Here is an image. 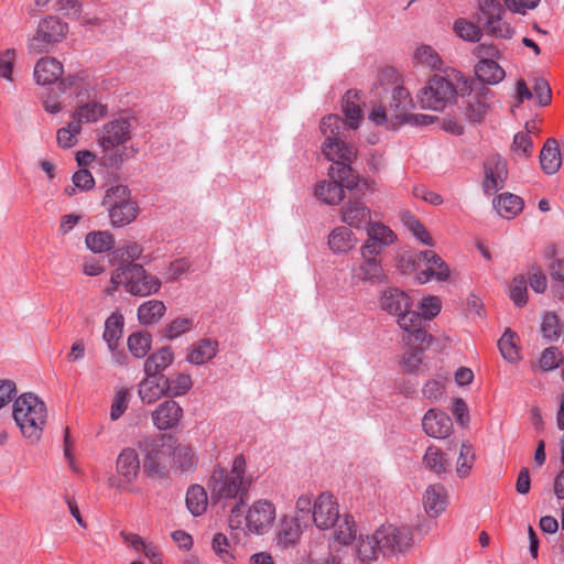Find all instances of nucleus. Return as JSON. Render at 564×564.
Here are the masks:
<instances>
[{"label":"nucleus","mask_w":564,"mask_h":564,"mask_svg":"<svg viewBox=\"0 0 564 564\" xmlns=\"http://www.w3.org/2000/svg\"><path fill=\"white\" fill-rule=\"evenodd\" d=\"M246 471V457L239 454L235 457L230 470L219 465L215 467L207 484L213 503H221L224 508L232 506L229 528L236 543L247 536V513L243 510L247 498Z\"/></svg>","instance_id":"1"},{"label":"nucleus","mask_w":564,"mask_h":564,"mask_svg":"<svg viewBox=\"0 0 564 564\" xmlns=\"http://www.w3.org/2000/svg\"><path fill=\"white\" fill-rule=\"evenodd\" d=\"M46 415L44 401L33 392L22 393L14 400L12 416L23 436L31 444L40 441L46 423Z\"/></svg>","instance_id":"2"},{"label":"nucleus","mask_w":564,"mask_h":564,"mask_svg":"<svg viewBox=\"0 0 564 564\" xmlns=\"http://www.w3.org/2000/svg\"><path fill=\"white\" fill-rule=\"evenodd\" d=\"M177 440L171 434L147 436L138 442L143 455L142 470L148 477H164Z\"/></svg>","instance_id":"3"},{"label":"nucleus","mask_w":564,"mask_h":564,"mask_svg":"<svg viewBox=\"0 0 564 564\" xmlns=\"http://www.w3.org/2000/svg\"><path fill=\"white\" fill-rule=\"evenodd\" d=\"M435 74L429 78L417 93V100L423 109L443 111L452 105L458 96L462 80Z\"/></svg>","instance_id":"4"},{"label":"nucleus","mask_w":564,"mask_h":564,"mask_svg":"<svg viewBox=\"0 0 564 564\" xmlns=\"http://www.w3.org/2000/svg\"><path fill=\"white\" fill-rule=\"evenodd\" d=\"M455 79L462 80L458 95L465 118L474 123L481 122L489 112L494 91L484 85L471 87L468 78L460 73L455 74Z\"/></svg>","instance_id":"5"},{"label":"nucleus","mask_w":564,"mask_h":564,"mask_svg":"<svg viewBox=\"0 0 564 564\" xmlns=\"http://www.w3.org/2000/svg\"><path fill=\"white\" fill-rule=\"evenodd\" d=\"M323 154L328 161L334 163L338 178L344 180L346 187L352 189L358 184V175L354 172L350 164L357 158V151L354 147L347 144L344 138L333 139L327 137L322 148Z\"/></svg>","instance_id":"6"},{"label":"nucleus","mask_w":564,"mask_h":564,"mask_svg":"<svg viewBox=\"0 0 564 564\" xmlns=\"http://www.w3.org/2000/svg\"><path fill=\"white\" fill-rule=\"evenodd\" d=\"M477 10L479 13L478 21L482 23L488 35L506 40L513 36L514 30L506 21V9L499 0H478Z\"/></svg>","instance_id":"7"},{"label":"nucleus","mask_w":564,"mask_h":564,"mask_svg":"<svg viewBox=\"0 0 564 564\" xmlns=\"http://www.w3.org/2000/svg\"><path fill=\"white\" fill-rule=\"evenodd\" d=\"M67 32V23L59 18L53 15L44 18L40 21L36 33L29 40V52L34 54L46 52L50 45L61 42Z\"/></svg>","instance_id":"8"},{"label":"nucleus","mask_w":564,"mask_h":564,"mask_svg":"<svg viewBox=\"0 0 564 564\" xmlns=\"http://www.w3.org/2000/svg\"><path fill=\"white\" fill-rule=\"evenodd\" d=\"M377 538L381 542L380 547L383 555L404 554L414 544V534L410 527L383 524L377 529Z\"/></svg>","instance_id":"9"},{"label":"nucleus","mask_w":564,"mask_h":564,"mask_svg":"<svg viewBox=\"0 0 564 564\" xmlns=\"http://www.w3.org/2000/svg\"><path fill=\"white\" fill-rule=\"evenodd\" d=\"M131 119L133 117H116L97 130V141L102 152L123 147L131 139Z\"/></svg>","instance_id":"10"},{"label":"nucleus","mask_w":564,"mask_h":564,"mask_svg":"<svg viewBox=\"0 0 564 564\" xmlns=\"http://www.w3.org/2000/svg\"><path fill=\"white\" fill-rule=\"evenodd\" d=\"M360 260L350 267V279L355 284L360 283H384L387 274L384 272L380 256L369 253L359 248Z\"/></svg>","instance_id":"11"},{"label":"nucleus","mask_w":564,"mask_h":564,"mask_svg":"<svg viewBox=\"0 0 564 564\" xmlns=\"http://www.w3.org/2000/svg\"><path fill=\"white\" fill-rule=\"evenodd\" d=\"M341 516L338 501L332 492L324 491L316 497L312 522L318 530L326 531L333 529Z\"/></svg>","instance_id":"12"},{"label":"nucleus","mask_w":564,"mask_h":564,"mask_svg":"<svg viewBox=\"0 0 564 564\" xmlns=\"http://www.w3.org/2000/svg\"><path fill=\"white\" fill-rule=\"evenodd\" d=\"M276 518L275 506L268 499H259L249 506V533L262 535L272 528Z\"/></svg>","instance_id":"13"},{"label":"nucleus","mask_w":564,"mask_h":564,"mask_svg":"<svg viewBox=\"0 0 564 564\" xmlns=\"http://www.w3.org/2000/svg\"><path fill=\"white\" fill-rule=\"evenodd\" d=\"M161 288V281L148 274L143 265L129 262V279L127 292L134 296H148L156 293Z\"/></svg>","instance_id":"14"},{"label":"nucleus","mask_w":564,"mask_h":564,"mask_svg":"<svg viewBox=\"0 0 564 564\" xmlns=\"http://www.w3.org/2000/svg\"><path fill=\"white\" fill-rule=\"evenodd\" d=\"M116 469L119 476L117 488L127 490L137 479L141 469L137 451L131 447L123 448L117 457Z\"/></svg>","instance_id":"15"},{"label":"nucleus","mask_w":564,"mask_h":564,"mask_svg":"<svg viewBox=\"0 0 564 564\" xmlns=\"http://www.w3.org/2000/svg\"><path fill=\"white\" fill-rule=\"evenodd\" d=\"M366 231L367 239L360 248L367 250L369 253L381 256L383 249L393 245L397 240L394 231L380 221H371L366 228Z\"/></svg>","instance_id":"16"},{"label":"nucleus","mask_w":564,"mask_h":564,"mask_svg":"<svg viewBox=\"0 0 564 564\" xmlns=\"http://www.w3.org/2000/svg\"><path fill=\"white\" fill-rule=\"evenodd\" d=\"M485 180L482 188L486 194H494L505 186L508 176L507 163L500 155L489 156L484 163Z\"/></svg>","instance_id":"17"},{"label":"nucleus","mask_w":564,"mask_h":564,"mask_svg":"<svg viewBox=\"0 0 564 564\" xmlns=\"http://www.w3.org/2000/svg\"><path fill=\"white\" fill-rule=\"evenodd\" d=\"M422 263L426 269L417 272L415 280L420 284L429 282L431 279H436L438 282L447 281L449 278V268L443 259L432 250L422 251Z\"/></svg>","instance_id":"18"},{"label":"nucleus","mask_w":564,"mask_h":564,"mask_svg":"<svg viewBox=\"0 0 564 564\" xmlns=\"http://www.w3.org/2000/svg\"><path fill=\"white\" fill-rule=\"evenodd\" d=\"M379 306L387 314L397 317L413 306L411 297L399 288H387L381 291Z\"/></svg>","instance_id":"19"},{"label":"nucleus","mask_w":564,"mask_h":564,"mask_svg":"<svg viewBox=\"0 0 564 564\" xmlns=\"http://www.w3.org/2000/svg\"><path fill=\"white\" fill-rule=\"evenodd\" d=\"M330 180L319 182L315 187V196L327 205H337L344 198V188L346 187L345 181L337 176L334 166L328 170Z\"/></svg>","instance_id":"20"},{"label":"nucleus","mask_w":564,"mask_h":564,"mask_svg":"<svg viewBox=\"0 0 564 564\" xmlns=\"http://www.w3.org/2000/svg\"><path fill=\"white\" fill-rule=\"evenodd\" d=\"M183 417V409L172 400H165L160 403L152 413L153 424L161 431H166L176 426Z\"/></svg>","instance_id":"21"},{"label":"nucleus","mask_w":564,"mask_h":564,"mask_svg":"<svg viewBox=\"0 0 564 564\" xmlns=\"http://www.w3.org/2000/svg\"><path fill=\"white\" fill-rule=\"evenodd\" d=\"M423 508L431 518L440 517L447 508L448 495L446 488L441 484L427 486L422 498Z\"/></svg>","instance_id":"22"},{"label":"nucleus","mask_w":564,"mask_h":564,"mask_svg":"<svg viewBox=\"0 0 564 564\" xmlns=\"http://www.w3.org/2000/svg\"><path fill=\"white\" fill-rule=\"evenodd\" d=\"M422 426L429 436L445 438L451 434L453 423L446 413L431 409L425 413L422 420Z\"/></svg>","instance_id":"23"},{"label":"nucleus","mask_w":564,"mask_h":564,"mask_svg":"<svg viewBox=\"0 0 564 564\" xmlns=\"http://www.w3.org/2000/svg\"><path fill=\"white\" fill-rule=\"evenodd\" d=\"M302 532L297 518L282 517L275 533L276 545L282 550L295 546L301 539Z\"/></svg>","instance_id":"24"},{"label":"nucleus","mask_w":564,"mask_h":564,"mask_svg":"<svg viewBox=\"0 0 564 564\" xmlns=\"http://www.w3.org/2000/svg\"><path fill=\"white\" fill-rule=\"evenodd\" d=\"M169 378L161 376H145L139 383L138 393L143 403L151 404L161 397H167Z\"/></svg>","instance_id":"25"},{"label":"nucleus","mask_w":564,"mask_h":564,"mask_svg":"<svg viewBox=\"0 0 564 564\" xmlns=\"http://www.w3.org/2000/svg\"><path fill=\"white\" fill-rule=\"evenodd\" d=\"M414 108L411 94L403 86H395L392 89L389 116L392 124L398 126L401 120Z\"/></svg>","instance_id":"26"},{"label":"nucleus","mask_w":564,"mask_h":564,"mask_svg":"<svg viewBox=\"0 0 564 564\" xmlns=\"http://www.w3.org/2000/svg\"><path fill=\"white\" fill-rule=\"evenodd\" d=\"M395 318L398 326L402 330L412 334L416 341L427 345L431 344L432 336L422 328L423 319L419 312L412 310L411 307L402 312Z\"/></svg>","instance_id":"27"},{"label":"nucleus","mask_w":564,"mask_h":564,"mask_svg":"<svg viewBox=\"0 0 564 564\" xmlns=\"http://www.w3.org/2000/svg\"><path fill=\"white\" fill-rule=\"evenodd\" d=\"M341 220L351 228L366 229L371 224V210L364 203L348 202L341 208Z\"/></svg>","instance_id":"28"},{"label":"nucleus","mask_w":564,"mask_h":564,"mask_svg":"<svg viewBox=\"0 0 564 564\" xmlns=\"http://www.w3.org/2000/svg\"><path fill=\"white\" fill-rule=\"evenodd\" d=\"M63 75V65L54 57H42L34 67L36 84L45 86L58 80Z\"/></svg>","instance_id":"29"},{"label":"nucleus","mask_w":564,"mask_h":564,"mask_svg":"<svg viewBox=\"0 0 564 564\" xmlns=\"http://www.w3.org/2000/svg\"><path fill=\"white\" fill-rule=\"evenodd\" d=\"M357 245V238L350 228L339 226L328 235V247L335 254H346Z\"/></svg>","instance_id":"30"},{"label":"nucleus","mask_w":564,"mask_h":564,"mask_svg":"<svg viewBox=\"0 0 564 564\" xmlns=\"http://www.w3.org/2000/svg\"><path fill=\"white\" fill-rule=\"evenodd\" d=\"M218 351V341L212 338H203L194 343L186 356V361L192 365H204L212 360Z\"/></svg>","instance_id":"31"},{"label":"nucleus","mask_w":564,"mask_h":564,"mask_svg":"<svg viewBox=\"0 0 564 564\" xmlns=\"http://www.w3.org/2000/svg\"><path fill=\"white\" fill-rule=\"evenodd\" d=\"M174 360V352L170 346H164L150 354L144 361L145 376H161Z\"/></svg>","instance_id":"32"},{"label":"nucleus","mask_w":564,"mask_h":564,"mask_svg":"<svg viewBox=\"0 0 564 564\" xmlns=\"http://www.w3.org/2000/svg\"><path fill=\"white\" fill-rule=\"evenodd\" d=\"M540 164L544 173L552 175L556 173L562 164V156L558 142L550 138L545 141L540 152Z\"/></svg>","instance_id":"33"},{"label":"nucleus","mask_w":564,"mask_h":564,"mask_svg":"<svg viewBox=\"0 0 564 564\" xmlns=\"http://www.w3.org/2000/svg\"><path fill=\"white\" fill-rule=\"evenodd\" d=\"M109 213L110 223L113 227H123L134 221L139 215V206L137 202L113 204L106 207Z\"/></svg>","instance_id":"34"},{"label":"nucleus","mask_w":564,"mask_h":564,"mask_svg":"<svg viewBox=\"0 0 564 564\" xmlns=\"http://www.w3.org/2000/svg\"><path fill=\"white\" fill-rule=\"evenodd\" d=\"M108 113L107 105L96 100L87 101L78 105L73 113V120L78 121L82 126L83 122L93 123L106 117Z\"/></svg>","instance_id":"35"},{"label":"nucleus","mask_w":564,"mask_h":564,"mask_svg":"<svg viewBox=\"0 0 564 564\" xmlns=\"http://www.w3.org/2000/svg\"><path fill=\"white\" fill-rule=\"evenodd\" d=\"M124 318L119 312H113L105 322L102 338L109 350H116L123 334Z\"/></svg>","instance_id":"36"},{"label":"nucleus","mask_w":564,"mask_h":564,"mask_svg":"<svg viewBox=\"0 0 564 564\" xmlns=\"http://www.w3.org/2000/svg\"><path fill=\"white\" fill-rule=\"evenodd\" d=\"M380 540L377 530L372 534L360 535L356 545V554L361 563H370L381 553Z\"/></svg>","instance_id":"37"},{"label":"nucleus","mask_w":564,"mask_h":564,"mask_svg":"<svg viewBox=\"0 0 564 564\" xmlns=\"http://www.w3.org/2000/svg\"><path fill=\"white\" fill-rule=\"evenodd\" d=\"M475 74L481 83L488 85H497L506 76L503 68L496 61H478Z\"/></svg>","instance_id":"38"},{"label":"nucleus","mask_w":564,"mask_h":564,"mask_svg":"<svg viewBox=\"0 0 564 564\" xmlns=\"http://www.w3.org/2000/svg\"><path fill=\"white\" fill-rule=\"evenodd\" d=\"M494 206L501 217L512 219L522 212L523 200L514 194L505 193L494 200Z\"/></svg>","instance_id":"39"},{"label":"nucleus","mask_w":564,"mask_h":564,"mask_svg":"<svg viewBox=\"0 0 564 564\" xmlns=\"http://www.w3.org/2000/svg\"><path fill=\"white\" fill-rule=\"evenodd\" d=\"M186 507L194 517L202 516L207 508L208 497L205 488L200 485H192L186 492Z\"/></svg>","instance_id":"40"},{"label":"nucleus","mask_w":564,"mask_h":564,"mask_svg":"<svg viewBox=\"0 0 564 564\" xmlns=\"http://www.w3.org/2000/svg\"><path fill=\"white\" fill-rule=\"evenodd\" d=\"M413 63L415 66L438 69L443 61L435 48L427 44H421L413 52Z\"/></svg>","instance_id":"41"},{"label":"nucleus","mask_w":564,"mask_h":564,"mask_svg":"<svg viewBox=\"0 0 564 564\" xmlns=\"http://www.w3.org/2000/svg\"><path fill=\"white\" fill-rule=\"evenodd\" d=\"M343 111L350 129H357L361 120V109L357 91L348 90L343 98Z\"/></svg>","instance_id":"42"},{"label":"nucleus","mask_w":564,"mask_h":564,"mask_svg":"<svg viewBox=\"0 0 564 564\" xmlns=\"http://www.w3.org/2000/svg\"><path fill=\"white\" fill-rule=\"evenodd\" d=\"M333 529L334 538L339 544L349 545L356 539V523L348 513H344Z\"/></svg>","instance_id":"43"},{"label":"nucleus","mask_w":564,"mask_h":564,"mask_svg":"<svg viewBox=\"0 0 564 564\" xmlns=\"http://www.w3.org/2000/svg\"><path fill=\"white\" fill-rule=\"evenodd\" d=\"M166 307L162 301L150 300L138 307V319L142 325L158 322L165 313Z\"/></svg>","instance_id":"44"},{"label":"nucleus","mask_w":564,"mask_h":564,"mask_svg":"<svg viewBox=\"0 0 564 564\" xmlns=\"http://www.w3.org/2000/svg\"><path fill=\"white\" fill-rule=\"evenodd\" d=\"M127 345L133 357L143 358L151 349L152 336L150 333L143 330L132 333L128 337Z\"/></svg>","instance_id":"45"},{"label":"nucleus","mask_w":564,"mask_h":564,"mask_svg":"<svg viewBox=\"0 0 564 564\" xmlns=\"http://www.w3.org/2000/svg\"><path fill=\"white\" fill-rule=\"evenodd\" d=\"M87 248L94 253L109 251L113 245V236L109 231H91L85 238Z\"/></svg>","instance_id":"46"},{"label":"nucleus","mask_w":564,"mask_h":564,"mask_svg":"<svg viewBox=\"0 0 564 564\" xmlns=\"http://www.w3.org/2000/svg\"><path fill=\"white\" fill-rule=\"evenodd\" d=\"M455 34L464 41L476 43L482 37V30L471 21L459 18L454 22Z\"/></svg>","instance_id":"47"},{"label":"nucleus","mask_w":564,"mask_h":564,"mask_svg":"<svg viewBox=\"0 0 564 564\" xmlns=\"http://www.w3.org/2000/svg\"><path fill=\"white\" fill-rule=\"evenodd\" d=\"M404 226L411 231V234L423 245L433 247L434 241L424 227V225L411 214H404L402 217Z\"/></svg>","instance_id":"48"},{"label":"nucleus","mask_w":564,"mask_h":564,"mask_svg":"<svg viewBox=\"0 0 564 564\" xmlns=\"http://www.w3.org/2000/svg\"><path fill=\"white\" fill-rule=\"evenodd\" d=\"M498 347L501 356L509 362H517L520 359L518 346L516 343V334L511 330H506L498 341Z\"/></svg>","instance_id":"49"},{"label":"nucleus","mask_w":564,"mask_h":564,"mask_svg":"<svg viewBox=\"0 0 564 564\" xmlns=\"http://www.w3.org/2000/svg\"><path fill=\"white\" fill-rule=\"evenodd\" d=\"M422 264V251H405L399 256L397 267L403 274H417Z\"/></svg>","instance_id":"50"},{"label":"nucleus","mask_w":564,"mask_h":564,"mask_svg":"<svg viewBox=\"0 0 564 564\" xmlns=\"http://www.w3.org/2000/svg\"><path fill=\"white\" fill-rule=\"evenodd\" d=\"M194 321L187 317H177L171 321L164 328H162V336L169 340H173L181 335L192 330Z\"/></svg>","instance_id":"51"},{"label":"nucleus","mask_w":564,"mask_h":564,"mask_svg":"<svg viewBox=\"0 0 564 564\" xmlns=\"http://www.w3.org/2000/svg\"><path fill=\"white\" fill-rule=\"evenodd\" d=\"M346 126L348 124L339 116L328 115L322 120L321 131L326 139L327 137H333V139L344 138Z\"/></svg>","instance_id":"52"},{"label":"nucleus","mask_w":564,"mask_h":564,"mask_svg":"<svg viewBox=\"0 0 564 564\" xmlns=\"http://www.w3.org/2000/svg\"><path fill=\"white\" fill-rule=\"evenodd\" d=\"M422 358L423 350L419 347L410 346L401 357V370L409 373L416 372L422 364Z\"/></svg>","instance_id":"53"},{"label":"nucleus","mask_w":564,"mask_h":564,"mask_svg":"<svg viewBox=\"0 0 564 564\" xmlns=\"http://www.w3.org/2000/svg\"><path fill=\"white\" fill-rule=\"evenodd\" d=\"M131 191L127 185L111 186L106 191V195L101 205L105 207L112 206L113 204L131 203Z\"/></svg>","instance_id":"54"},{"label":"nucleus","mask_w":564,"mask_h":564,"mask_svg":"<svg viewBox=\"0 0 564 564\" xmlns=\"http://www.w3.org/2000/svg\"><path fill=\"white\" fill-rule=\"evenodd\" d=\"M82 126L78 121H70L67 127L57 130V143L63 149H69L77 143V134L80 132Z\"/></svg>","instance_id":"55"},{"label":"nucleus","mask_w":564,"mask_h":564,"mask_svg":"<svg viewBox=\"0 0 564 564\" xmlns=\"http://www.w3.org/2000/svg\"><path fill=\"white\" fill-rule=\"evenodd\" d=\"M129 159V153L127 151V147H118L113 150H110L108 152H104V155L101 158L104 166H106L108 170L112 171H119L124 161Z\"/></svg>","instance_id":"56"},{"label":"nucleus","mask_w":564,"mask_h":564,"mask_svg":"<svg viewBox=\"0 0 564 564\" xmlns=\"http://www.w3.org/2000/svg\"><path fill=\"white\" fill-rule=\"evenodd\" d=\"M193 387L189 375L180 372L174 378H169L167 397H181L187 393Z\"/></svg>","instance_id":"57"},{"label":"nucleus","mask_w":564,"mask_h":564,"mask_svg":"<svg viewBox=\"0 0 564 564\" xmlns=\"http://www.w3.org/2000/svg\"><path fill=\"white\" fill-rule=\"evenodd\" d=\"M509 296L517 306H523L528 302L527 280L523 275L516 276L509 288Z\"/></svg>","instance_id":"58"},{"label":"nucleus","mask_w":564,"mask_h":564,"mask_svg":"<svg viewBox=\"0 0 564 564\" xmlns=\"http://www.w3.org/2000/svg\"><path fill=\"white\" fill-rule=\"evenodd\" d=\"M174 464L183 471L192 469L195 465L194 453L191 447L175 444V452L172 455Z\"/></svg>","instance_id":"59"},{"label":"nucleus","mask_w":564,"mask_h":564,"mask_svg":"<svg viewBox=\"0 0 564 564\" xmlns=\"http://www.w3.org/2000/svg\"><path fill=\"white\" fill-rule=\"evenodd\" d=\"M562 362L561 352L556 347L545 348L538 360V367L541 371L547 372L556 369Z\"/></svg>","instance_id":"60"},{"label":"nucleus","mask_w":564,"mask_h":564,"mask_svg":"<svg viewBox=\"0 0 564 564\" xmlns=\"http://www.w3.org/2000/svg\"><path fill=\"white\" fill-rule=\"evenodd\" d=\"M561 324L555 313H545L541 324V333L543 337L554 340L561 335Z\"/></svg>","instance_id":"61"},{"label":"nucleus","mask_w":564,"mask_h":564,"mask_svg":"<svg viewBox=\"0 0 564 564\" xmlns=\"http://www.w3.org/2000/svg\"><path fill=\"white\" fill-rule=\"evenodd\" d=\"M419 307L422 319L431 321L440 314L442 301L438 296L429 295L421 300Z\"/></svg>","instance_id":"62"},{"label":"nucleus","mask_w":564,"mask_h":564,"mask_svg":"<svg viewBox=\"0 0 564 564\" xmlns=\"http://www.w3.org/2000/svg\"><path fill=\"white\" fill-rule=\"evenodd\" d=\"M511 149L519 156L530 158L533 152V141L531 135L523 131L516 133Z\"/></svg>","instance_id":"63"},{"label":"nucleus","mask_w":564,"mask_h":564,"mask_svg":"<svg viewBox=\"0 0 564 564\" xmlns=\"http://www.w3.org/2000/svg\"><path fill=\"white\" fill-rule=\"evenodd\" d=\"M423 462L429 469L436 474L445 471V459L437 447H427L425 455L423 457Z\"/></svg>","instance_id":"64"}]
</instances>
